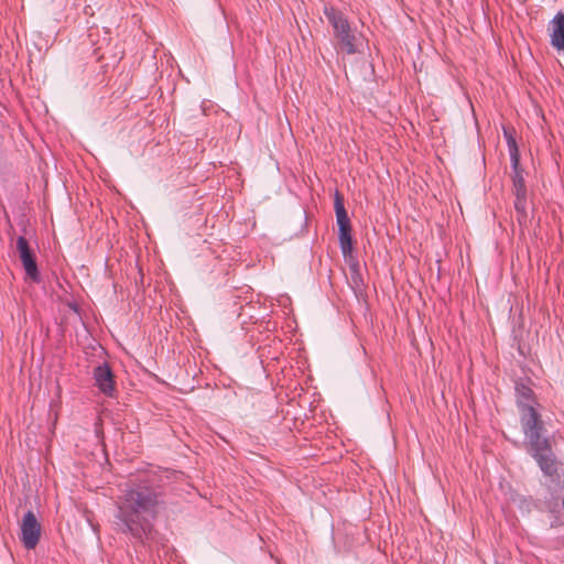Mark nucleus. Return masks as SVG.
I'll list each match as a JSON object with an SVG mask.
<instances>
[{
  "mask_svg": "<svg viewBox=\"0 0 564 564\" xmlns=\"http://www.w3.org/2000/svg\"><path fill=\"white\" fill-rule=\"evenodd\" d=\"M335 213L337 225L339 229V247L344 256L349 254L352 251V239H351V225L348 214L344 206L343 197L338 192L335 195Z\"/></svg>",
  "mask_w": 564,
  "mask_h": 564,
  "instance_id": "obj_4",
  "label": "nucleus"
},
{
  "mask_svg": "<svg viewBox=\"0 0 564 564\" xmlns=\"http://www.w3.org/2000/svg\"><path fill=\"white\" fill-rule=\"evenodd\" d=\"M324 14L333 26L339 48L349 55L355 54L357 52L356 35L346 15L332 6H325Z\"/></svg>",
  "mask_w": 564,
  "mask_h": 564,
  "instance_id": "obj_3",
  "label": "nucleus"
},
{
  "mask_svg": "<svg viewBox=\"0 0 564 564\" xmlns=\"http://www.w3.org/2000/svg\"><path fill=\"white\" fill-rule=\"evenodd\" d=\"M512 193L514 195V202H513L514 208L516 207L528 206L527 191H524V192H512Z\"/></svg>",
  "mask_w": 564,
  "mask_h": 564,
  "instance_id": "obj_12",
  "label": "nucleus"
},
{
  "mask_svg": "<svg viewBox=\"0 0 564 564\" xmlns=\"http://www.w3.org/2000/svg\"><path fill=\"white\" fill-rule=\"evenodd\" d=\"M17 251L22 262L26 275L34 282L40 281V272L37 269L34 251L31 249L28 239L24 236L17 238Z\"/></svg>",
  "mask_w": 564,
  "mask_h": 564,
  "instance_id": "obj_6",
  "label": "nucleus"
},
{
  "mask_svg": "<svg viewBox=\"0 0 564 564\" xmlns=\"http://www.w3.org/2000/svg\"><path fill=\"white\" fill-rule=\"evenodd\" d=\"M562 503H563V508H564V497H563V502Z\"/></svg>",
  "mask_w": 564,
  "mask_h": 564,
  "instance_id": "obj_14",
  "label": "nucleus"
},
{
  "mask_svg": "<svg viewBox=\"0 0 564 564\" xmlns=\"http://www.w3.org/2000/svg\"><path fill=\"white\" fill-rule=\"evenodd\" d=\"M164 506L163 492L147 480L126 484L117 501L116 525L144 544L153 532V520Z\"/></svg>",
  "mask_w": 564,
  "mask_h": 564,
  "instance_id": "obj_1",
  "label": "nucleus"
},
{
  "mask_svg": "<svg viewBox=\"0 0 564 564\" xmlns=\"http://www.w3.org/2000/svg\"><path fill=\"white\" fill-rule=\"evenodd\" d=\"M94 379L98 389L106 395L111 397L115 392V379L110 367L107 364L97 366L94 369Z\"/></svg>",
  "mask_w": 564,
  "mask_h": 564,
  "instance_id": "obj_8",
  "label": "nucleus"
},
{
  "mask_svg": "<svg viewBox=\"0 0 564 564\" xmlns=\"http://www.w3.org/2000/svg\"><path fill=\"white\" fill-rule=\"evenodd\" d=\"M551 44L557 51H564V13L557 12L550 22Z\"/></svg>",
  "mask_w": 564,
  "mask_h": 564,
  "instance_id": "obj_9",
  "label": "nucleus"
},
{
  "mask_svg": "<svg viewBox=\"0 0 564 564\" xmlns=\"http://www.w3.org/2000/svg\"><path fill=\"white\" fill-rule=\"evenodd\" d=\"M517 220L521 227L527 226L529 221L528 206L516 207Z\"/></svg>",
  "mask_w": 564,
  "mask_h": 564,
  "instance_id": "obj_11",
  "label": "nucleus"
},
{
  "mask_svg": "<svg viewBox=\"0 0 564 564\" xmlns=\"http://www.w3.org/2000/svg\"><path fill=\"white\" fill-rule=\"evenodd\" d=\"M510 161L512 167V192H524L527 191L523 170L520 167V156L516 142L512 140V144L509 142Z\"/></svg>",
  "mask_w": 564,
  "mask_h": 564,
  "instance_id": "obj_7",
  "label": "nucleus"
},
{
  "mask_svg": "<svg viewBox=\"0 0 564 564\" xmlns=\"http://www.w3.org/2000/svg\"><path fill=\"white\" fill-rule=\"evenodd\" d=\"M520 423L531 447L532 456L541 470L546 476L556 475L557 463L550 440L543 435L545 427L538 406L524 408L520 411Z\"/></svg>",
  "mask_w": 564,
  "mask_h": 564,
  "instance_id": "obj_2",
  "label": "nucleus"
},
{
  "mask_svg": "<svg viewBox=\"0 0 564 564\" xmlns=\"http://www.w3.org/2000/svg\"><path fill=\"white\" fill-rule=\"evenodd\" d=\"M516 397L519 412L524 408L539 406V403L534 398L533 390L523 383H518L516 386Z\"/></svg>",
  "mask_w": 564,
  "mask_h": 564,
  "instance_id": "obj_10",
  "label": "nucleus"
},
{
  "mask_svg": "<svg viewBox=\"0 0 564 564\" xmlns=\"http://www.w3.org/2000/svg\"><path fill=\"white\" fill-rule=\"evenodd\" d=\"M351 280H352L354 284L357 288H359V284L361 283V276H360L357 268H352Z\"/></svg>",
  "mask_w": 564,
  "mask_h": 564,
  "instance_id": "obj_13",
  "label": "nucleus"
},
{
  "mask_svg": "<svg viewBox=\"0 0 564 564\" xmlns=\"http://www.w3.org/2000/svg\"><path fill=\"white\" fill-rule=\"evenodd\" d=\"M20 540L28 550H33L39 544L41 538V524L33 511H28L20 524Z\"/></svg>",
  "mask_w": 564,
  "mask_h": 564,
  "instance_id": "obj_5",
  "label": "nucleus"
}]
</instances>
